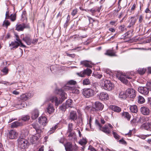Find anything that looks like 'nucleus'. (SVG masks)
Masks as SVG:
<instances>
[{"label": "nucleus", "mask_w": 151, "mask_h": 151, "mask_svg": "<svg viewBox=\"0 0 151 151\" xmlns=\"http://www.w3.org/2000/svg\"><path fill=\"white\" fill-rule=\"evenodd\" d=\"M80 64L86 67H91V66L90 65V62L86 60L82 61L81 62Z\"/></svg>", "instance_id": "29"}, {"label": "nucleus", "mask_w": 151, "mask_h": 151, "mask_svg": "<svg viewBox=\"0 0 151 151\" xmlns=\"http://www.w3.org/2000/svg\"><path fill=\"white\" fill-rule=\"evenodd\" d=\"M26 11H24L22 13V17L24 18H25L26 17Z\"/></svg>", "instance_id": "58"}, {"label": "nucleus", "mask_w": 151, "mask_h": 151, "mask_svg": "<svg viewBox=\"0 0 151 151\" xmlns=\"http://www.w3.org/2000/svg\"><path fill=\"white\" fill-rule=\"evenodd\" d=\"M119 96L121 99H126L128 97L126 90L125 91L121 92L119 94Z\"/></svg>", "instance_id": "27"}, {"label": "nucleus", "mask_w": 151, "mask_h": 151, "mask_svg": "<svg viewBox=\"0 0 151 151\" xmlns=\"http://www.w3.org/2000/svg\"><path fill=\"white\" fill-rule=\"evenodd\" d=\"M22 124L21 122H19L17 121L14 122L12 123L11 125V127L16 128L17 127L22 125Z\"/></svg>", "instance_id": "31"}, {"label": "nucleus", "mask_w": 151, "mask_h": 151, "mask_svg": "<svg viewBox=\"0 0 151 151\" xmlns=\"http://www.w3.org/2000/svg\"><path fill=\"white\" fill-rule=\"evenodd\" d=\"M141 128H144L145 129L151 131V123H146L143 124Z\"/></svg>", "instance_id": "20"}, {"label": "nucleus", "mask_w": 151, "mask_h": 151, "mask_svg": "<svg viewBox=\"0 0 151 151\" xmlns=\"http://www.w3.org/2000/svg\"><path fill=\"white\" fill-rule=\"evenodd\" d=\"M38 122L43 126H45L47 123V119L46 117L45 116H41L39 117L38 119Z\"/></svg>", "instance_id": "13"}, {"label": "nucleus", "mask_w": 151, "mask_h": 151, "mask_svg": "<svg viewBox=\"0 0 151 151\" xmlns=\"http://www.w3.org/2000/svg\"><path fill=\"white\" fill-rule=\"evenodd\" d=\"M145 12L146 14V18H149L151 17V11L150 10H145Z\"/></svg>", "instance_id": "43"}, {"label": "nucleus", "mask_w": 151, "mask_h": 151, "mask_svg": "<svg viewBox=\"0 0 151 151\" xmlns=\"http://www.w3.org/2000/svg\"><path fill=\"white\" fill-rule=\"evenodd\" d=\"M25 104H26V103L24 101L22 102L21 103L19 104V105H20V106L19 107L21 109L22 107H25ZM19 105V104H18Z\"/></svg>", "instance_id": "56"}, {"label": "nucleus", "mask_w": 151, "mask_h": 151, "mask_svg": "<svg viewBox=\"0 0 151 151\" xmlns=\"http://www.w3.org/2000/svg\"><path fill=\"white\" fill-rule=\"evenodd\" d=\"M145 100L144 98L141 96H139L138 98V102L140 104H142L145 102Z\"/></svg>", "instance_id": "35"}, {"label": "nucleus", "mask_w": 151, "mask_h": 151, "mask_svg": "<svg viewBox=\"0 0 151 151\" xmlns=\"http://www.w3.org/2000/svg\"><path fill=\"white\" fill-rule=\"evenodd\" d=\"M25 94L28 99L31 98L34 95V92L33 91H29L28 93H26Z\"/></svg>", "instance_id": "40"}, {"label": "nucleus", "mask_w": 151, "mask_h": 151, "mask_svg": "<svg viewBox=\"0 0 151 151\" xmlns=\"http://www.w3.org/2000/svg\"><path fill=\"white\" fill-rule=\"evenodd\" d=\"M77 12V10H73V12L71 13L72 15L73 16H74L76 14Z\"/></svg>", "instance_id": "62"}, {"label": "nucleus", "mask_w": 151, "mask_h": 151, "mask_svg": "<svg viewBox=\"0 0 151 151\" xmlns=\"http://www.w3.org/2000/svg\"><path fill=\"white\" fill-rule=\"evenodd\" d=\"M113 134L114 137L117 139H119V136L115 132H113Z\"/></svg>", "instance_id": "49"}, {"label": "nucleus", "mask_w": 151, "mask_h": 151, "mask_svg": "<svg viewBox=\"0 0 151 151\" xmlns=\"http://www.w3.org/2000/svg\"><path fill=\"white\" fill-rule=\"evenodd\" d=\"M73 130V124L72 123H69L68 125V132H70Z\"/></svg>", "instance_id": "41"}, {"label": "nucleus", "mask_w": 151, "mask_h": 151, "mask_svg": "<svg viewBox=\"0 0 151 151\" xmlns=\"http://www.w3.org/2000/svg\"><path fill=\"white\" fill-rule=\"evenodd\" d=\"M95 94V91L92 89L85 88L83 89L82 94L86 98H89L93 96Z\"/></svg>", "instance_id": "6"}, {"label": "nucleus", "mask_w": 151, "mask_h": 151, "mask_svg": "<svg viewBox=\"0 0 151 151\" xmlns=\"http://www.w3.org/2000/svg\"><path fill=\"white\" fill-rule=\"evenodd\" d=\"M20 99L23 101L27 100L28 99L27 96L25 93L22 94L20 97Z\"/></svg>", "instance_id": "36"}, {"label": "nucleus", "mask_w": 151, "mask_h": 151, "mask_svg": "<svg viewBox=\"0 0 151 151\" xmlns=\"http://www.w3.org/2000/svg\"><path fill=\"white\" fill-rule=\"evenodd\" d=\"M110 107L113 111L116 112H119L121 111V108L117 106L111 105L110 106Z\"/></svg>", "instance_id": "24"}, {"label": "nucleus", "mask_w": 151, "mask_h": 151, "mask_svg": "<svg viewBox=\"0 0 151 151\" xmlns=\"http://www.w3.org/2000/svg\"><path fill=\"white\" fill-rule=\"evenodd\" d=\"M38 41V39H35V40H32V41H31V43L35 44V43H37Z\"/></svg>", "instance_id": "61"}, {"label": "nucleus", "mask_w": 151, "mask_h": 151, "mask_svg": "<svg viewBox=\"0 0 151 151\" xmlns=\"http://www.w3.org/2000/svg\"><path fill=\"white\" fill-rule=\"evenodd\" d=\"M138 71V73L139 74L141 75H143L145 73L146 71V70L144 68H139Z\"/></svg>", "instance_id": "44"}, {"label": "nucleus", "mask_w": 151, "mask_h": 151, "mask_svg": "<svg viewBox=\"0 0 151 151\" xmlns=\"http://www.w3.org/2000/svg\"><path fill=\"white\" fill-rule=\"evenodd\" d=\"M73 101L71 99H68L67 100L66 102L65 105L67 107H71V104Z\"/></svg>", "instance_id": "38"}, {"label": "nucleus", "mask_w": 151, "mask_h": 151, "mask_svg": "<svg viewBox=\"0 0 151 151\" xmlns=\"http://www.w3.org/2000/svg\"><path fill=\"white\" fill-rule=\"evenodd\" d=\"M138 90L140 93L145 95H147L149 91V90L147 87H139L138 88Z\"/></svg>", "instance_id": "11"}, {"label": "nucleus", "mask_w": 151, "mask_h": 151, "mask_svg": "<svg viewBox=\"0 0 151 151\" xmlns=\"http://www.w3.org/2000/svg\"><path fill=\"white\" fill-rule=\"evenodd\" d=\"M12 93L13 94L16 95H18L19 94V92L16 91V90L12 92Z\"/></svg>", "instance_id": "63"}, {"label": "nucleus", "mask_w": 151, "mask_h": 151, "mask_svg": "<svg viewBox=\"0 0 151 151\" xmlns=\"http://www.w3.org/2000/svg\"><path fill=\"white\" fill-rule=\"evenodd\" d=\"M100 83V85L105 90L110 91L113 88L114 85L110 81L106 79L103 78L101 80Z\"/></svg>", "instance_id": "3"}, {"label": "nucleus", "mask_w": 151, "mask_h": 151, "mask_svg": "<svg viewBox=\"0 0 151 151\" xmlns=\"http://www.w3.org/2000/svg\"><path fill=\"white\" fill-rule=\"evenodd\" d=\"M139 22V23H141L144 21L143 19V17L142 15H141L139 16L138 18Z\"/></svg>", "instance_id": "52"}, {"label": "nucleus", "mask_w": 151, "mask_h": 151, "mask_svg": "<svg viewBox=\"0 0 151 151\" xmlns=\"http://www.w3.org/2000/svg\"><path fill=\"white\" fill-rule=\"evenodd\" d=\"M70 134L68 135V137H73L74 136H75V133L74 132H69Z\"/></svg>", "instance_id": "59"}, {"label": "nucleus", "mask_w": 151, "mask_h": 151, "mask_svg": "<svg viewBox=\"0 0 151 151\" xmlns=\"http://www.w3.org/2000/svg\"><path fill=\"white\" fill-rule=\"evenodd\" d=\"M132 134V131L130 130L129 133L125 134L126 135H128L129 137H130L131 136Z\"/></svg>", "instance_id": "64"}, {"label": "nucleus", "mask_w": 151, "mask_h": 151, "mask_svg": "<svg viewBox=\"0 0 151 151\" xmlns=\"http://www.w3.org/2000/svg\"><path fill=\"white\" fill-rule=\"evenodd\" d=\"M55 92L57 94L61 96V100H58L57 98L55 96L52 97L50 100L52 102H55V105L58 106L67 98V96L66 93L61 89H56Z\"/></svg>", "instance_id": "1"}, {"label": "nucleus", "mask_w": 151, "mask_h": 151, "mask_svg": "<svg viewBox=\"0 0 151 151\" xmlns=\"http://www.w3.org/2000/svg\"><path fill=\"white\" fill-rule=\"evenodd\" d=\"M147 86L149 90L151 91V82H148L147 84Z\"/></svg>", "instance_id": "55"}, {"label": "nucleus", "mask_w": 151, "mask_h": 151, "mask_svg": "<svg viewBox=\"0 0 151 151\" xmlns=\"http://www.w3.org/2000/svg\"><path fill=\"white\" fill-rule=\"evenodd\" d=\"M23 40L28 45H29L31 44V40L30 37L28 36H26L23 37Z\"/></svg>", "instance_id": "26"}, {"label": "nucleus", "mask_w": 151, "mask_h": 151, "mask_svg": "<svg viewBox=\"0 0 151 151\" xmlns=\"http://www.w3.org/2000/svg\"><path fill=\"white\" fill-rule=\"evenodd\" d=\"M99 99L102 101L107 100L109 99V97L108 94L106 93L102 92L99 95Z\"/></svg>", "instance_id": "12"}, {"label": "nucleus", "mask_w": 151, "mask_h": 151, "mask_svg": "<svg viewBox=\"0 0 151 151\" xmlns=\"http://www.w3.org/2000/svg\"><path fill=\"white\" fill-rule=\"evenodd\" d=\"M65 88L68 89L70 90V93L76 94H78L80 93V91L79 90L74 88H72L67 86H65Z\"/></svg>", "instance_id": "14"}, {"label": "nucleus", "mask_w": 151, "mask_h": 151, "mask_svg": "<svg viewBox=\"0 0 151 151\" xmlns=\"http://www.w3.org/2000/svg\"><path fill=\"white\" fill-rule=\"evenodd\" d=\"M92 72V71L91 69L87 68L80 73H77L76 74L78 76L82 77H85L86 75L88 76H90Z\"/></svg>", "instance_id": "7"}, {"label": "nucleus", "mask_w": 151, "mask_h": 151, "mask_svg": "<svg viewBox=\"0 0 151 151\" xmlns=\"http://www.w3.org/2000/svg\"><path fill=\"white\" fill-rule=\"evenodd\" d=\"M20 45V44L18 43L17 42L14 41L11 42L10 45V46L13 47V48H16Z\"/></svg>", "instance_id": "33"}, {"label": "nucleus", "mask_w": 151, "mask_h": 151, "mask_svg": "<svg viewBox=\"0 0 151 151\" xmlns=\"http://www.w3.org/2000/svg\"><path fill=\"white\" fill-rule=\"evenodd\" d=\"M17 135V134L16 132L14 130H12L9 132V137L10 139H12L16 137Z\"/></svg>", "instance_id": "19"}, {"label": "nucleus", "mask_w": 151, "mask_h": 151, "mask_svg": "<svg viewBox=\"0 0 151 151\" xmlns=\"http://www.w3.org/2000/svg\"><path fill=\"white\" fill-rule=\"evenodd\" d=\"M95 123L96 124L99 126V129H100L101 128V125L100 124L99 122V121L97 120H96L95 121Z\"/></svg>", "instance_id": "54"}, {"label": "nucleus", "mask_w": 151, "mask_h": 151, "mask_svg": "<svg viewBox=\"0 0 151 151\" xmlns=\"http://www.w3.org/2000/svg\"><path fill=\"white\" fill-rule=\"evenodd\" d=\"M68 118L74 122L77 119V116L76 111H70L68 116Z\"/></svg>", "instance_id": "10"}, {"label": "nucleus", "mask_w": 151, "mask_h": 151, "mask_svg": "<svg viewBox=\"0 0 151 151\" xmlns=\"http://www.w3.org/2000/svg\"><path fill=\"white\" fill-rule=\"evenodd\" d=\"M129 109L131 111L132 113H136L138 111L137 107L135 105L130 106Z\"/></svg>", "instance_id": "32"}, {"label": "nucleus", "mask_w": 151, "mask_h": 151, "mask_svg": "<svg viewBox=\"0 0 151 151\" xmlns=\"http://www.w3.org/2000/svg\"><path fill=\"white\" fill-rule=\"evenodd\" d=\"M119 141L120 142H121L122 144L124 145H126L127 144L126 142L123 139H121Z\"/></svg>", "instance_id": "60"}, {"label": "nucleus", "mask_w": 151, "mask_h": 151, "mask_svg": "<svg viewBox=\"0 0 151 151\" xmlns=\"http://www.w3.org/2000/svg\"><path fill=\"white\" fill-rule=\"evenodd\" d=\"M137 21V19L134 17H131L129 20V27H131L134 25Z\"/></svg>", "instance_id": "25"}, {"label": "nucleus", "mask_w": 151, "mask_h": 151, "mask_svg": "<svg viewBox=\"0 0 151 151\" xmlns=\"http://www.w3.org/2000/svg\"><path fill=\"white\" fill-rule=\"evenodd\" d=\"M18 147L19 149L24 150L28 145V141L25 139L19 137L18 139Z\"/></svg>", "instance_id": "4"}, {"label": "nucleus", "mask_w": 151, "mask_h": 151, "mask_svg": "<svg viewBox=\"0 0 151 151\" xmlns=\"http://www.w3.org/2000/svg\"><path fill=\"white\" fill-rule=\"evenodd\" d=\"M100 130L107 134H109L111 133V129L106 125H105L104 127H101Z\"/></svg>", "instance_id": "21"}, {"label": "nucleus", "mask_w": 151, "mask_h": 151, "mask_svg": "<svg viewBox=\"0 0 151 151\" xmlns=\"http://www.w3.org/2000/svg\"><path fill=\"white\" fill-rule=\"evenodd\" d=\"M122 116L128 120L129 121L131 117V115L127 112H124L122 113Z\"/></svg>", "instance_id": "28"}, {"label": "nucleus", "mask_w": 151, "mask_h": 151, "mask_svg": "<svg viewBox=\"0 0 151 151\" xmlns=\"http://www.w3.org/2000/svg\"><path fill=\"white\" fill-rule=\"evenodd\" d=\"M119 29L122 32L124 31L126 29L125 28V26L124 25H122L119 27Z\"/></svg>", "instance_id": "50"}, {"label": "nucleus", "mask_w": 151, "mask_h": 151, "mask_svg": "<svg viewBox=\"0 0 151 151\" xmlns=\"http://www.w3.org/2000/svg\"><path fill=\"white\" fill-rule=\"evenodd\" d=\"M67 107L65 105L63 104L60 107V109L63 111H65L66 110Z\"/></svg>", "instance_id": "46"}, {"label": "nucleus", "mask_w": 151, "mask_h": 151, "mask_svg": "<svg viewBox=\"0 0 151 151\" xmlns=\"http://www.w3.org/2000/svg\"><path fill=\"white\" fill-rule=\"evenodd\" d=\"M116 76L122 82L126 84H127L128 82V81L127 79H130L131 78L130 77L128 76L125 75L124 73L121 72H118L116 74Z\"/></svg>", "instance_id": "5"}, {"label": "nucleus", "mask_w": 151, "mask_h": 151, "mask_svg": "<svg viewBox=\"0 0 151 151\" xmlns=\"http://www.w3.org/2000/svg\"><path fill=\"white\" fill-rule=\"evenodd\" d=\"M16 41L18 43L20 44L21 46L23 47H25V45L23 44L18 35H16Z\"/></svg>", "instance_id": "39"}, {"label": "nucleus", "mask_w": 151, "mask_h": 151, "mask_svg": "<svg viewBox=\"0 0 151 151\" xmlns=\"http://www.w3.org/2000/svg\"><path fill=\"white\" fill-rule=\"evenodd\" d=\"M79 143L81 145H86L87 142L86 138H83L79 141Z\"/></svg>", "instance_id": "37"}, {"label": "nucleus", "mask_w": 151, "mask_h": 151, "mask_svg": "<svg viewBox=\"0 0 151 151\" xmlns=\"http://www.w3.org/2000/svg\"><path fill=\"white\" fill-rule=\"evenodd\" d=\"M128 97L131 98H134L136 96V91L133 88H129L126 90Z\"/></svg>", "instance_id": "9"}, {"label": "nucleus", "mask_w": 151, "mask_h": 151, "mask_svg": "<svg viewBox=\"0 0 151 151\" xmlns=\"http://www.w3.org/2000/svg\"><path fill=\"white\" fill-rule=\"evenodd\" d=\"M76 83V82L75 81L71 80L68 82L67 85H74Z\"/></svg>", "instance_id": "48"}, {"label": "nucleus", "mask_w": 151, "mask_h": 151, "mask_svg": "<svg viewBox=\"0 0 151 151\" xmlns=\"http://www.w3.org/2000/svg\"><path fill=\"white\" fill-rule=\"evenodd\" d=\"M83 85H87L90 84V82L88 79L86 78L83 81Z\"/></svg>", "instance_id": "42"}, {"label": "nucleus", "mask_w": 151, "mask_h": 151, "mask_svg": "<svg viewBox=\"0 0 151 151\" xmlns=\"http://www.w3.org/2000/svg\"><path fill=\"white\" fill-rule=\"evenodd\" d=\"M55 111V109L53 105L52 104H49L47 108V111L49 114Z\"/></svg>", "instance_id": "22"}, {"label": "nucleus", "mask_w": 151, "mask_h": 151, "mask_svg": "<svg viewBox=\"0 0 151 151\" xmlns=\"http://www.w3.org/2000/svg\"><path fill=\"white\" fill-rule=\"evenodd\" d=\"M39 115V111L37 109H35L31 113V118L32 119H35Z\"/></svg>", "instance_id": "18"}, {"label": "nucleus", "mask_w": 151, "mask_h": 151, "mask_svg": "<svg viewBox=\"0 0 151 151\" xmlns=\"http://www.w3.org/2000/svg\"><path fill=\"white\" fill-rule=\"evenodd\" d=\"M25 28H29V25H26L24 23L17 24L16 25L15 30L19 31H23Z\"/></svg>", "instance_id": "8"}, {"label": "nucleus", "mask_w": 151, "mask_h": 151, "mask_svg": "<svg viewBox=\"0 0 151 151\" xmlns=\"http://www.w3.org/2000/svg\"><path fill=\"white\" fill-rule=\"evenodd\" d=\"M94 76L96 78L100 79L102 77V75L98 73H96L94 74Z\"/></svg>", "instance_id": "53"}, {"label": "nucleus", "mask_w": 151, "mask_h": 151, "mask_svg": "<svg viewBox=\"0 0 151 151\" xmlns=\"http://www.w3.org/2000/svg\"><path fill=\"white\" fill-rule=\"evenodd\" d=\"M65 147L66 151H72L74 149L73 146L71 143L68 142L65 145Z\"/></svg>", "instance_id": "17"}, {"label": "nucleus", "mask_w": 151, "mask_h": 151, "mask_svg": "<svg viewBox=\"0 0 151 151\" xmlns=\"http://www.w3.org/2000/svg\"><path fill=\"white\" fill-rule=\"evenodd\" d=\"M105 54L109 56H116L115 53L113 50H108L106 51Z\"/></svg>", "instance_id": "30"}, {"label": "nucleus", "mask_w": 151, "mask_h": 151, "mask_svg": "<svg viewBox=\"0 0 151 151\" xmlns=\"http://www.w3.org/2000/svg\"><path fill=\"white\" fill-rule=\"evenodd\" d=\"M10 24V23L8 20H5L3 23V25L4 27H7Z\"/></svg>", "instance_id": "47"}, {"label": "nucleus", "mask_w": 151, "mask_h": 151, "mask_svg": "<svg viewBox=\"0 0 151 151\" xmlns=\"http://www.w3.org/2000/svg\"><path fill=\"white\" fill-rule=\"evenodd\" d=\"M32 127L34 128L37 132L35 135H32L30 137V142L32 144L35 143L37 140L39 139L40 137V133L42 131L38 124L37 123H34L31 125Z\"/></svg>", "instance_id": "2"}, {"label": "nucleus", "mask_w": 151, "mask_h": 151, "mask_svg": "<svg viewBox=\"0 0 151 151\" xmlns=\"http://www.w3.org/2000/svg\"><path fill=\"white\" fill-rule=\"evenodd\" d=\"M95 108L94 109L96 110H101L103 109L104 105L99 102H96L95 103Z\"/></svg>", "instance_id": "16"}, {"label": "nucleus", "mask_w": 151, "mask_h": 151, "mask_svg": "<svg viewBox=\"0 0 151 151\" xmlns=\"http://www.w3.org/2000/svg\"><path fill=\"white\" fill-rule=\"evenodd\" d=\"M10 17L12 21H14L16 19V15L14 14L13 15L12 14H10L9 12H6V19H8Z\"/></svg>", "instance_id": "23"}, {"label": "nucleus", "mask_w": 151, "mask_h": 151, "mask_svg": "<svg viewBox=\"0 0 151 151\" xmlns=\"http://www.w3.org/2000/svg\"><path fill=\"white\" fill-rule=\"evenodd\" d=\"M88 149L90 150V151H96L94 148L91 146H90L89 147Z\"/></svg>", "instance_id": "57"}, {"label": "nucleus", "mask_w": 151, "mask_h": 151, "mask_svg": "<svg viewBox=\"0 0 151 151\" xmlns=\"http://www.w3.org/2000/svg\"><path fill=\"white\" fill-rule=\"evenodd\" d=\"M30 119V117L28 115H25L22 116V120L24 121H26Z\"/></svg>", "instance_id": "45"}, {"label": "nucleus", "mask_w": 151, "mask_h": 151, "mask_svg": "<svg viewBox=\"0 0 151 151\" xmlns=\"http://www.w3.org/2000/svg\"><path fill=\"white\" fill-rule=\"evenodd\" d=\"M140 111L143 114L146 115H149L150 113L149 109L145 106H142L141 108Z\"/></svg>", "instance_id": "15"}, {"label": "nucleus", "mask_w": 151, "mask_h": 151, "mask_svg": "<svg viewBox=\"0 0 151 151\" xmlns=\"http://www.w3.org/2000/svg\"><path fill=\"white\" fill-rule=\"evenodd\" d=\"M2 72L5 73V74H7L8 72V69L6 68H4L2 70Z\"/></svg>", "instance_id": "51"}, {"label": "nucleus", "mask_w": 151, "mask_h": 151, "mask_svg": "<svg viewBox=\"0 0 151 151\" xmlns=\"http://www.w3.org/2000/svg\"><path fill=\"white\" fill-rule=\"evenodd\" d=\"M58 127V126L57 124L55 125L54 126V127L51 128L50 130L48 132V133L49 134H51L54 132L55 130Z\"/></svg>", "instance_id": "34"}]
</instances>
